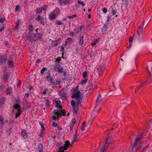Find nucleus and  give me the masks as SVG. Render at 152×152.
Returning a JSON list of instances; mask_svg holds the SVG:
<instances>
[{"mask_svg": "<svg viewBox=\"0 0 152 152\" xmlns=\"http://www.w3.org/2000/svg\"><path fill=\"white\" fill-rule=\"evenodd\" d=\"M147 79L146 81H147V82H148V83H151L152 82V77L151 73H149V75L147 78Z\"/></svg>", "mask_w": 152, "mask_h": 152, "instance_id": "nucleus-26", "label": "nucleus"}, {"mask_svg": "<svg viewBox=\"0 0 152 152\" xmlns=\"http://www.w3.org/2000/svg\"><path fill=\"white\" fill-rule=\"evenodd\" d=\"M72 41V39L71 37H68L65 42V46H66L69 45Z\"/></svg>", "mask_w": 152, "mask_h": 152, "instance_id": "nucleus-21", "label": "nucleus"}, {"mask_svg": "<svg viewBox=\"0 0 152 152\" xmlns=\"http://www.w3.org/2000/svg\"><path fill=\"white\" fill-rule=\"evenodd\" d=\"M143 136V133H141L140 134H138L135 138V141L133 147V150H134L135 147L137 146L138 143L140 141V139Z\"/></svg>", "mask_w": 152, "mask_h": 152, "instance_id": "nucleus-4", "label": "nucleus"}, {"mask_svg": "<svg viewBox=\"0 0 152 152\" xmlns=\"http://www.w3.org/2000/svg\"><path fill=\"white\" fill-rule=\"evenodd\" d=\"M53 69L55 72H57L59 73L63 72V68L61 67V65L59 64H57L56 66L53 67Z\"/></svg>", "mask_w": 152, "mask_h": 152, "instance_id": "nucleus-6", "label": "nucleus"}, {"mask_svg": "<svg viewBox=\"0 0 152 152\" xmlns=\"http://www.w3.org/2000/svg\"><path fill=\"white\" fill-rule=\"evenodd\" d=\"M47 69L46 68L43 67V68L40 71V73L41 74L43 75L45 71L47 70Z\"/></svg>", "mask_w": 152, "mask_h": 152, "instance_id": "nucleus-43", "label": "nucleus"}, {"mask_svg": "<svg viewBox=\"0 0 152 152\" xmlns=\"http://www.w3.org/2000/svg\"><path fill=\"white\" fill-rule=\"evenodd\" d=\"M12 89L11 87H9L7 88L6 91V92L7 94H10L12 92Z\"/></svg>", "mask_w": 152, "mask_h": 152, "instance_id": "nucleus-27", "label": "nucleus"}, {"mask_svg": "<svg viewBox=\"0 0 152 152\" xmlns=\"http://www.w3.org/2000/svg\"><path fill=\"white\" fill-rule=\"evenodd\" d=\"M77 17L76 14H74L73 15H72V16H68L67 17L69 18L73 19L74 18H75Z\"/></svg>", "mask_w": 152, "mask_h": 152, "instance_id": "nucleus-50", "label": "nucleus"}, {"mask_svg": "<svg viewBox=\"0 0 152 152\" xmlns=\"http://www.w3.org/2000/svg\"><path fill=\"white\" fill-rule=\"evenodd\" d=\"M70 1L69 0H65L64 1H63V4L65 5L68 4L69 3Z\"/></svg>", "mask_w": 152, "mask_h": 152, "instance_id": "nucleus-54", "label": "nucleus"}, {"mask_svg": "<svg viewBox=\"0 0 152 152\" xmlns=\"http://www.w3.org/2000/svg\"><path fill=\"white\" fill-rule=\"evenodd\" d=\"M71 104L72 106H76V103L74 100H72L71 102Z\"/></svg>", "mask_w": 152, "mask_h": 152, "instance_id": "nucleus-56", "label": "nucleus"}, {"mask_svg": "<svg viewBox=\"0 0 152 152\" xmlns=\"http://www.w3.org/2000/svg\"><path fill=\"white\" fill-rule=\"evenodd\" d=\"M84 28V25H82L80 26V27L77 30V33L79 34L80 32H81V30L83 28Z\"/></svg>", "mask_w": 152, "mask_h": 152, "instance_id": "nucleus-37", "label": "nucleus"}, {"mask_svg": "<svg viewBox=\"0 0 152 152\" xmlns=\"http://www.w3.org/2000/svg\"><path fill=\"white\" fill-rule=\"evenodd\" d=\"M61 41V38H59L56 40H52L51 44V46L53 47L57 46L59 44Z\"/></svg>", "mask_w": 152, "mask_h": 152, "instance_id": "nucleus-9", "label": "nucleus"}, {"mask_svg": "<svg viewBox=\"0 0 152 152\" xmlns=\"http://www.w3.org/2000/svg\"><path fill=\"white\" fill-rule=\"evenodd\" d=\"M107 29V26L106 25H104L102 28V31L103 34H104L106 33Z\"/></svg>", "mask_w": 152, "mask_h": 152, "instance_id": "nucleus-35", "label": "nucleus"}, {"mask_svg": "<svg viewBox=\"0 0 152 152\" xmlns=\"http://www.w3.org/2000/svg\"><path fill=\"white\" fill-rule=\"evenodd\" d=\"M61 57H58L56 58V61H55V62L59 63L61 61Z\"/></svg>", "mask_w": 152, "mask_h": 152, "instance_id": "nucleus-49", "label": "nucleus"}, {"mask_svg": "<svg viewBox=\"0 0 152 152\" xmlns=\"http://www.w3.org/2000/svg\"><path fill=\"white\" fill-rule=\"evenodd\" d=\"M48 91V88H46L42 92V95H45L47 94L46 92Z\"/></svg>", "mask_w": 152, "mask_h": 152, "instance_id": "nucleus-52", "label": "nucleus"}, {"mask_svg": "<svg viewBox=\"0 0 152 152\" xmlns=\"http://www.w3.org/2000/svg\"><path fill=\"white\" fill-rule=\"evenodd\" d=\"M12 128H10L8 130H7V133L8 135H10L11 133L12 132Z\"/></svg>", "mask_w": 152, "mask_h": 152, "instance_id": "nucleus-51", "label": "nucleus"}, {"mask_svg": "<svg viewBox=\"0 0 152 152\" xmlns=\"http://www.w3.org/2000/svg\"><path fill=\"white\" fill-rule=\"evenodd\" d=\"M13 107L14 109L17 110L15 113V118H17L22 113L21 106L19 104H13Z\"/></svg>", "mask_w": 152, "mask_h": 152, "instance_id": "nucleus-1", "label": "nucleus"}, {"mask_svg": "<svg viewBox=\"0 0 152 152\" xmlns=\"http://www.w3.org/2000/svg\"><path fill=\"white\" fill-rule=\"evenodd\" d=\"M1 124L2 126L4 124V119L1 115H0V124Z\"/></svg>", "mask_w": 152, "mask_h": 152, "instance_id": "nucleus-40", "label": "nucleus"}, {"mask_svg": "<svg viewBox=\"0 0 152 152\" xmlns=\"http://www.w3.org/2000/svg\"><path fill=\"white\" fill-rule=\"evenodd\" d=\"M78 39L79 45L81 46L82 47H83L86 45V44H85V40H86V39H85L83 35H80L79 36Z\"/></svg>", "mask_w": 152, "mask_h": 152, "instance_id": "nucleus-5", "label": "nucleus"}, {"mask_svg": "<svg viewBox=\"0 0 152 152\" xmlns=\"http://www.w3.org/2000/svg\"><path fill=\"white\" fill-rule=\"evenodd\" d=\"M19 22L18 21L16 23V24L15 26V29H17L18 28V26H19Z\"/></svg>", "mask_w": 152, "mask_h": 152, "instance_id": "nucleus-60", "label": "nucleus"}, {"mask_svg": "<svg viewBox=\"0 0 152 152\" xmlns=\"http://www.w3.org/2000/svg\"><path fill=\"white\" fill-rule=\"evenodd\" d=\"M34 34L33 33L29 34L28 37V39L29 42L32 43L34 42Z\"/></svg>", "mask_w": 152, "mask_h": 152, "instance_id": "nucleus-18", "label": "nucleus"}, {"mask_svg": "<svg viewBox=\"0 0 152 152\" xmlns=\"http://www.w3.org/2000/svg\"><path fill=\"white\" fill-rule=\"evenodd\" d=\"M21 135L24 139L27 138L28 137V133L26 132V131L24 129L21 130Z\"/></svg>", "mask_w": 152, "mask_h": 152, "instance_id": "nucleus-15", "label": "nucleus"}, {"mask_svg": "<svg viewBox=\"0 0 152 152\" xmlns=\"http://www.w3.org/2000/svg\"><path fill=\"white\" fill-rule=\"evenodd\" d=\"M77 3L78 4H81L83 6H85V4H84L83 2V1L81 2L80 1H78Z\"/></svg>", "mask_w": 152, "mask_h": 152, "instance_id": "nucleus-57", "label": "nucleus"}, {"mask_svg": "<svg viewBox=\"0 0 152 152\" xmlns=\"http://www.w3.org/2000/svg\"><path fill=\"white\" fill-rule=\"evenodd\" d=\"M43 145L41 144H40L38 145V147L37 149V151H43Z\"/></svg>", "mask_w": 152, "mask_h": 152, "instance_id": "nucleus-29", "label": "nucleus"}, {"mask_svg": "<svg viewBox=\"0 0 152 152\" xmlns=\"http://www.w3.org/2000/svg\"><path fill=\"white\" fill-rule=\"evenodd\" d=\"M43 34L38 33H37L34 34V37H35V39L34 40V42H36V40L42 39Z\"/></svg>", "mask_w": 152, "mask_h": 152, "instance_id": "nucleus-14", "label": "nucleus"}, {"mask_svg": "<svg viewBox=\"0 0 152 152\" xmlns=\"http://www.w3.org/2000/svg\"><path fill=\"white\" fill-rule=\"evenodd\" d=\"M77 105H79L81 103V102L82 100V98H81L80 97H79L78 98H76Z\"/></svg>", "mask_w": 152, "mask_h": 152, "instance_id": "nucleus-30", "label": "nucleus"}, {"mask_svg": "<svg viewBox=\"0 0 152 152\" xmlns=\"http://www.w3.org/2000/svg\"><path fill=\"white\" fill-rule=\"evenodd\" d=\"M102 11H103V12L104 13H106L107 12V9L105 7H104V8H103V9H102Z\"/></svg>", "mask_w": 152, "mask_h": 152, "instance_id": "nucleus-64", "label": "nucleus"}, {"mask_svg": "<svg viewBox=\"0 0 152 152\" xmlns=\"http://www.w3.org/2000/svg\"><path fill=\"white\" fill-rule=\"evenodd\" d=\"M105 69V66L104 65H100L99 66V70L101 72V73H102L104 71Z\"/></svg>", "mask_w": 152, "mask_h": 152, "instance_id": "nucleus-25", "label": "nucleus"}, {"mask_svg": "<svg viewBox=\"0 0 152 152\" xmlns=\"http://www.w3.org/2000/svg\"><path fill=\"white\" fill-rule=\"evenodd\" d=\"M4 86L2 84L0 85V92H2L4 91Z\"/></svg>", "mask_w": 152, "mask_h": 152, "instance_id": "nucleus-48", "label": "nucleus"}, {"mask_svg": "<svg viewBox=\"0 0 152 152\" xmlns=\"http://www.w3.org/2000/svg\"><path fill=\"white\" fill-rule=\"evenodd\" d=\"M90 89H96L98 88L97 86L95 84L94 82L92 83L90 86Z\"/></svg>", "mask_w": 152, "mask_h": 152, "instance_id": "nucleus-22", "label": "nucleus"}, {"mask_svg": "<svg viewBox=\"0 0 152 152\" xmlns=\"http://www.w3.org/2000/svg\"><path fill=\"white\" fill-rule=\"evenodd\" d=\"M146 83H147V81H145L144 82L142 83L141 84L137 86V88L135 90V92L141 89L142 87L145 86V84Z\"/></svg>", "mask_w": 152, "mask_h": 152, "instance_id": "nucleus-19", "label": "nucleus"}, {"mask_svg": "<svg viewBox=\"0 0 152 152\" xmlns=\"http://www.w3.org/2000/svg\"><path fill=\"white\" fill-rule=\"evenodd\" d=\"M7 60L6 56L5 55L1 56H0V64L1 65L5 64Z\"/></svg>", "mask_w": 152, "mask_h": 152, "instance_id": "nucleus-13", "label": "nucleus"}, {"mask_svg": "<svg viewBox=\"0 0 152 152\" xmlns=\"http://www.w3.org/2000/svg\"><path fill=\"white\" fill-rule=\"evenodd\" d=\"M6 19L5 18H0V22L2 23Z\"/></svg>", "mask_w": 152, "mask_h": 152, "instance_id": "nucleus-63", "label": "nucleus"}, {"mask_svg": "<svg viewBox=\"0 0 152 152\" xmlns=\"http://www.w3.org/2000/svg\"><path fill=\"white\" fill-rule=\"evenodd\" d=\"M9 66L11 68H12L14 66V63L12 61L9 60L8 61Z\"/></svg>", "mask_w": 152, "mask_h": 152, "instance_id": "nucleus-34", "label": "nucleus"}, {"mask_svg": "<svg viewBox=\"0 0 152 152\" xmlns=\"http://www.w3.org/2000/svg\"><path fill=\"white\" fill-rule=\"evenodd\" d=\"M149 21L148 20H146L145 19L143 22L142 24L141 25H143V26H146L147 24L148 23Z\"/></svg>", "mask_w": 152, "mask_h": 152, "instance_id": "nucleus-41", "label": "nucleus"}, {"mask_svg": "<svg viewBox=\"0 0 152 152\" xmlns=\"http://www.w3.org/2000/svg\"><path fill=\"white\" fill-rule=\"evenodd\" d=\"M99 39H94L93 41V42L92 43L91 45L93 46H94V45H96V44L98 43H99Z\"/></svg>", "mask_w": 152, "mask_h": 152, "instance_id": "nucleus-32", "label": "nucleus"}, {"mask_svg": "<svg viewBox=\"0 0 152 152\" xmlns=\"http://www.w3.org/2000/svg\"><path fill=\"white\" fill-rule=\"evenodd\" d=\"M55 24H57L58 25H60L61 24H63V23L61 21L58 20L56 21Z\"/></svg>", "mask_w": 152, "mask_h": 152, "instance_id": "nucleus-45", "label": "nucleus"}, {"mask_svg": "<svg viewBox=\"0 0 152 152\" xmlns=\"http://www.w3.org/2000/svg\"><path fill=\"white\" fill-rule=\"evenodd\" d=\"M70 143L69 140H66L63 146H61L59 148V151L58 152H65L64 151L67 150L69 147Z\"/></svg>", "mask_w": 152, "mask_h": 152, "instance_id": "nucleus-3", "label": "nucleus"}, {"mask_svg": "<svg viewBox=\"0 0 152 152\" xmlns=\"http://www.w3.org/2000/svg\"><path fill=\"white\" fill-rule=\"evenodd\" d=\"M133 36L131 37H130L129 39V42H132L133 41Z\"/></svg>", "mask_w": 152, "mask_h": 152, "instance_id": "nucleus-61", "label": "nucleus"}, {"mask_svg": "<svg viewBox=\"0 0 152 152\" xmlns=\"http://www.w3.org/2000/svg\"><path fill=\"white\" fill-rule=\"evenodd\" d=\"M88 81L87 79H85L82 80L81 82V84H85L86 83L87 81Z\"/></svg>", "mask_w": 152, "mask_h": 152, "instance_id": "nucleus-46", "label": "nucleus"}, {"mask_svg": "<svg viewBox=\"0 0 152 152\" xmlns=\"http://www.w3.org/2000/svg\"><path fill=\"white\" fill-rule=\"evenodd\" d=\"M45 102V105L46 107H49L50 106L51 102L48 99L44 101Z\"/></svg>", "mask_w": 152, "mask_h": 152, "instance_id": "nucleus-31", "label": "nucleus"}, {"mask_svg": "<svg viewBox=\"0 0 152 152\" xmlns=\"http://www.w3.org/2000/svg\"><path fill=\"white\" fill-rule=\"evenodd\" d=\"M117 12V10H114L113 9H112L111 13L113 15H114L116 14Z\"/></svg>", "mask_w": 152, "mask_h": 152, "instance_id": "nucleus-44", "label": "nucleus"}, {"mask_svg": "<svg viewBox=\"0 0 152 152\" xmlns=\"http://www.w3.org/2000/svg\"><path fill=\"white\" fill-rule=\"evenodd\" d=\"M143 26L142 25H141L139 26L137 29V33L139 35L140 34H142V32Z\"/></svg>", "mask_w": 152, "mask_h": 152, "instance_id": "nucleus-24", "label": "nucleus"}, {"mask_svg": "<svg viewBox=\"0 0 152 152\" xmlns=\"http://www.w3.org/2000/svg\"><path fill=\"white\" fill-rule=\"evenodd\" d=\"M59 96L61 97V98L64 100H66V94L64 91L63 90H61L59 92Z\"/></svg>", "mask_w": 152, "mask_h": 152, "instance_id": "nucleus-11", "label": "nucleus"}, {"mask_svg": "<svg viewBox=\"0 0 152 152\" xmlns=\"http://www.w3.org/2000/svg\"><path fill=\"white\" fill-rule=\"evenodd\" d=\"M76 123V120L74 118L72 119V123L71 124H75Z\"/></svg>", "mask_w": 152, "mask_h": 152, "instance_id": "nucleus-62", "label": "nucleus"}, {"mask_svg": "<svg viewBox=\"0 0 152 152\" xmlns=\"http://www.w3.org/2000/svg\"><path fill=\"white\" fill-rule=\"evenodd\" d=\"M40 125L42 128V130L44 131L45 129V128L44 127V125L42 123H40Z\"/></svg>", "mask_w": 152, "mask_h": 152, "instance_id": "nucleus-55", "label": "nucleus"}, {"mask_svg": "<svg viewBox=\"0 0 152 152\" xmlns=\"http://www.w3.org/2000/svg\"><path fill=\"white\" fill-rule=\"evenodd\" d=\"M79 105H77L76 104V106H73V109L74 112L75 113H76L77 114L78 113L79 110Z\"/></svg>", "mask_w": 152, "mask_h": 152, "instance_id": "nucleus-33", "label": "nucleus"}, {"mask_svg": "<svg viewBox=\"0 0 152 152\" xmlns=\"http://www.w3.org/2000/svg\"><path fill=\"white\" fill-rule=\"evenodd\" d=\"M61 82V81L60 80L59 78H58L56 79V82H55L54 81V83L53 84V85H59L60 84V83Z\"/></svg>", "mask_w": 152, "mask_h": 152, "instance_id": "nucleus-38", "label": "nucleus"}, {"mask_svg": "<svg viewBox=\"0 0 152 152\" xmlns=\"http://www.w3.org/2000/svg\"><path fill=\"white\" fill-rule=\"evenodd\" d=\"M53 113L54 115H53L52 118L55 121L59 120V117H60V113L58 110L57 109L54 110L53 111Z\"/></svg>", "mask_w": 152, "mask_h": 152, "instance_id": "nucleus-7", "label": "nucleus"}, {"mask_svg": "<svg viewBox=\"0 0 152 152\" xmlns=\"http://www.w3.org/2000/svg\"><path fill=\"white\" fill-rule=\"evenodd\" d=\"M10 77V74L8 72H4L3 74L2 79L3 80L5 83H8V80Z\"/></svg>", "mask_w": 152, "mask_h": 152, "instance_id": "nucleus-8", "label": "nucleus"}, {"mask_svg": "<svg viewBox=\"0 0 152 152\" xmlns=\"http://www.w3.org/2000/svg\"><path fill=\"white\" fill-rule=\"evenodd\" d=\"M20 9V6L19 5H17L16 6L15 8V12L18 11Z\"/></svg>", "mask_w": 152, "mask_h": 152, "instance_id": "nucleus-53", "label": "nucleus"}, {"mask_svg": "<svg viewBox=\"0 0 152 152\" xmlns=\"http://www.w3.org/2000/svg\"><path fill=\"white\" fill-rule=\"evenodd\" d=\"M75 94H74L77 96V98H78L80 96V91H74Z\"/></svg>", "mask_w": 152, "mask_h": 152, "instance_id": "nucleus-36", "label": "nucleus"}, {"mask_svg": "<svg viewBox=\"0 0 152 152\" xmlns=\"http://www.w3.org/2000/svg\"><path fill=\"white\" fill-rule=\"evenodd\" d=\"M55 102L56 103L55 107L57 108L62 109L63 108L62 106L60 104L61 102L59 99L55 100Z\"/></svg>", "mask_w": 152, "mask_h": 152, "instance_id": "nucleus-12", "label": "nucleus"}, {"mask_svg": "<svg viewBox=\"0 0 152 152\" xmlns=\"http://www.w3.org/2000/svg\"><path fill=\"white\" fill-rule=\"evenodd\" d=\"M87 76V72L85 71L84 72L83 74V77L84 78H85Z\"/></svg>", "mask_w": 152, "mask_h": 152, "instance_id": "nucleus-47", "label": "nucleus"}, {"mask_svg": "<svg viewBox=\"0 0 152 152\" xmlns=\"http://www.w3.org/2000/svg\"><path fill=\"white\" fill-rule=\"evenodd\" d=\"M28 29L30 32H32L33 29V27L32 24H30L28 25Z\"/></svg>", "mask_w": 152, "mask_h": 152, "instance_id": "nucleus-39", "label": "nucleus"}, {"mask_svg": "<svg viewBox=\"0 0 152 152\" xmlns=\"http://www.w3.org/2000/svg\"><path fill=\"white\" fill-rule=\"evenodd\" d=\"M102 100L101 94H99L96 100V105L95 107V109L100 104Z\"/></svg>", "mask_w": 152, "mask_h": 152, "instance_id": "nucleus-10", "label": "nucleus"}, {"mask_svg": "<svg viewBox=\"0 0 152 152\" xmlns=\"http://www.w3.org/2000/svg\"><path fill=\"white\" fill-rule=\"evenodd\" d=\"M50 75V74H49V76H47L46 77V79L48 81H50V83L51 84L53 85L54 81L53 80H54V79L53 78H52L51 76H49V75Z\"/></svg>", "mask_w": 152, "mask_h": 152, "instance_id": "nucleus-17", "label": "nucleus"}, {"mask_svg": "<svg viewBox=\"0 0 152 152\" xmlns=\"http://www.w3.org/2000/svg\"><path fill=\"white\" fill-rule=\"evenodd\" d=\"M60 117L61 116H64L66 114V111L65 110H60Z\"/></svg>", "mask_w": 152, "mask_h": 152, "instance_id": "nucleus-28", "label": "nucleus"}, {"mask_svg": "<svg viewBox=\"0 0 152 152\" xmlns=\"http://www.w3.org/2000/svg\"><path fill=\"white\" fill-rule=\"evenodd\" d=\"M52 125L53 126L55 127H57L58 126L57 123L55 122H53L52 124Z\"/></svg>", "mask_w": 152, "mask_h": 152, "instance_id": "nucleus-59", "label": "nucleus"}, {"mask_svg": "<svg viewBox=\"0 0 152 152\" xmlns=\"http://www.w3.org/2000/svg\"><path fill=\"white\" fill-rule=\"evenodd\" d=\"M78 136V135L77 134V130L75 132V134L73 136V139L72 140L71 142L72 144H74L76 141H78L79 139H77V137Z\"/></svg>", "mask_w": 152, "mask_h": 152, "instance_id": "nucleus-16", "label": "nucleus"}, {"mask_svg": "<svg viewBox=\"0 0 152 152\" xmlns=\"http://www.w3.org/2000/svg\"><path fill=\"white\" fill-rule=\"evenodd\" d=\"M41 18V16L39 15L36 18V20L37 21H39Z\"/></svg>", "mask_w": 152, "mask_h": 152, "instance_id": "nucleus-58", "label": "nucleus"}, {"mask_svg": "<svg viewBox=\"0 0 152 152\" xmlns=\"http://www.w3.org/2000/svg\"><path fill=\"white\" fill-rule=\"evenodd\" d=\"M6 99V97H2L0 99V107L1 108H4V106L3 105L4 104V102H5Z\"/></svg>", "mask_w": 152, "mask_h": 152, "instance_id": "nucleus-20", "label": "nucleus"}, {"mask_svg": "<svg viewBox=\"0 0 152 152\" xmlns=\"http://www.w3.org/2000/svg\"><path fill=\"white\" fill-rule=\"evenodd\" d=\"M111 138L110 137H108L106 140V141L105 142L104 146L101 149L100 152H106L108 148V146L111 141Z\"/></svg>", "mask_w": 152, "mask_h": 152, "instance_id": "nucleus-2", "label": "nucleus"}, {"mask_svg": "<svg viewBox=\"0 0 152 152\" xmlns=\"http://www.w3.org/2000/svg\"><path fill=\"white\" fill-rule=\"evenodd\" d=\"M56 14L54 13L52 14V13H51L49 16V19L50 20H54L56 18Z\"/></svg>", "mask_w": 152, "mask_h": 152, "instance_id": "nucleus-23", "label": "nucleus"}, {"mask_svg": "<svg viewBox=\"0 0 152 152\" xmlns=\"http://www.w3.org/2000/svg\"><path fill=\"white\" fill-rule=\"evenodd\" d=\"M43 10L42 8H39L37 9L36 13L39 14H40L42 11Z\"/></svg>", "mask_w": 152, "mask_h": 152, "instance_id": "nucleus-42", "label": "nucleus"}]
</instances>
